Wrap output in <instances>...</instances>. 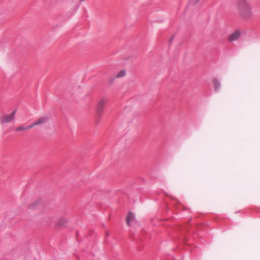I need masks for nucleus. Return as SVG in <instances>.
<instances>
[{"instance_id": "f257e3e1", "label": "nucleus", "mask_w": 260, "mask_h": 260, "mask_svg": "<svg viewBox=\"0 0 260 260\" xmlns=\"http://www.w3.org/2000/svg\"><path fill=\"white\" fill-rule=\"evenodd\" d=\"M236 7L238 15L242 19L248 21L252 18V7L247 0H238Z\"/></svg>"}, {"instance_id": "f03ea898", "label": "nucleus", "mask_w": 260, "mask_h": 260, "mask_svg": "<svg viewBox=\"0 0 260 260\" xmlns=\"http://www.w3.org/2000/svg\"><path fill=\"white\" fill-rule=\"evenodd\" d=\"M16 110H14L10 115H5L3 116L1 119L2 123H7L12 121L15 116Z\"/></svg>"}, {"instance_id": "7ed1b4c3", "label": "nucleus", "mask_w": 260, "mask_h": 260, "mask_svg": "<svg viewBox=\"0 0 260 260\" xmlns=\"http://www.w3.org/2000/svg\"><path fill=\"white\" fill-rule=\"evenodd\" d=\"M108 102V99L105 97L102 98L99 101V115L102 114L103 109Z\"/></svg>"}, {"instance_id": "20e7f679", "label": "nucleus", "mask_w": 260, "mask_h": 260, "mask_svg": "<svg viewBox=\"0 0 260 260\" xmlns=\"http://www.w3.org/2000/svg\"><path fill=\"white\" fill-rule=\"evenodd\" d=\"M49 119V117L47 116H43L39 117L38 119H37L32 124L31 126L33 127L34 126L36 125H38L40 124H42L43 123H45Z\"/></svg>"}, {"instance_id": "39448f33", "label": "nucleus", "mask_w": 260, "mask_h": 260, "mask_svg": "<svg viewBox=\"0 0 260 260\" xmlns=\"http://www.w3.org/2000/svg\"><path fill=\"white\" fill-rule=\"evenodd\" d=\"M241 31L239 30H236L232 33L228 37V41L232 42L237 40L241 35Z\"/></svg>"}, {"instance_id": "423d86ee", "label": "nucleus", "mask_w": 260, "mask_h": 260, "mask_svg": "<svg viewBox=\"0 0 260 260\" xmlns=\"http://www.w3.org/2000/svg\"><path fill=\"white\" fill-rule=\"evenodd\" d=\"M135 219L134 214L131 212H129L126 217V223L128 226L130 225L131 221H133Z\"/></svg>"}, {"instance_id": "0eeeda50", "label": "nucleus", "mask_w": 260, "mask_h": 260, "mask_svg": "<svg viewBox=\"0 0 260 260\" xmlns=\"http://www.w3.org/2000/svg\"><path fill=\"white\" fill-rule=\"evenodd\" d=\"M126 75V71L125 70H122L119 71L116 75L117 78H120L125 76Z\"/></svg>"}, {"instance_id": "6e6552de", "label": "nucleus", "mask_w": 260, "mask_h": 260, "mask_svg": "<svg viewBox=\"0 0 260 260\" xmlns=\"http://www.w3.org/2000/svg\"><path fill=\"white\" fill-rule=\"evenodd\" d=\"M213 85H214V86L215 90L216 91H217V90H218L220 89V86H221V84H220V82L218 80L214 79L213 80Z\"/></svg>"}, {"instance_id": "1a4fd4ad", "label": "nucleus", "mask_w": 260, "mask_h": 260, "mask_svg": "<svg viewBox=\"0 0 260 260\" xmlns=\"http://www.w3.org/2000/svg\"><path fill=\"white\" fill-rule=\"evenodd\" d=\"M32 126H31V124L28 126H19L18 127H17L15 129L16 131L17 132H19V131H25V130H27L28 129H30L31 128H32Z\"/></svg>"}, {"instance_id": "9d476101", "label": "nucleus", "mask_w": 260, "mask_h": 260, "mask_svg": "<svg viewBox=\"0 0 260 260\" xmlns=\"http://www.w3.org/2000/svg\"><path fill=\"white\" fill-rule=\"evenodd\" d=\"M67 221L66 219H61L59 220L58 223L59 225H64L67 223Z\"/></svg>"}, {"instance_id": "9b49d317", "label": "nucleus", "mask_w": 260, "mask_h": 260, "mask_svg": "<svg viewBox=\"0 0 260 260\" xmlns=\"http://www.w3.org/2000/svg\"><path fill=\"white\" fill-rule=\"evenodd\" d=\"M200 0H190V2L192 4H196L199 2Z\"/></svg>"}, {"instance_id": "f8f14e48", "label": "nucleus", "mask_w": 260, "mask_h": 260, "mask_svg": "<svg viewBox=\"0 0 260 260\" xmlns=\"http://www.w3.org/2000/svg\"><path fill=\"white\" fill-rule=\"evenodd\" d=\"M35 205H36L35 204H33V205H31L30 206V208H34L35 206Z\"/></svg>"}, {"instance_id": "ddd939ff", "label": "nucleus", "mask_w": 260, "mask_h": 260, "mask_svg": "<svg viewBox=\"0 0 260 260\" xmlns=\"http://www.w3.org/2000/svg\"><path fill=\"white\" fill-rule=\"evenodd\" d=\"M84 1V0H80V2H83Z\"/></svg>"}]
</instances>
